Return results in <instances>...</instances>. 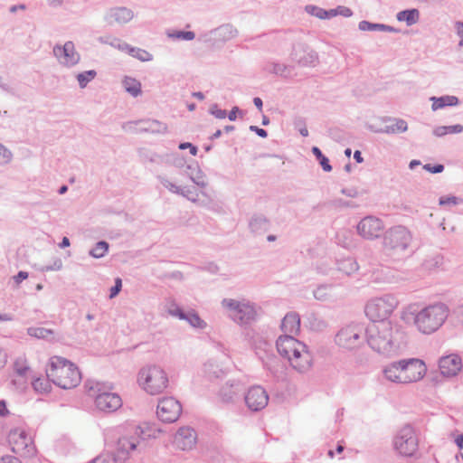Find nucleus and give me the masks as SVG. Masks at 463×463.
Here are the masks:
<instances>
[{"instance_id":"obj_57","label":"nucleus","mask_w":463,"mask_h":463,"mask_svg":"<svg viewBox=\"0 0 463 463\" xmlns=\"http://www.w3.org/2000/svg\"><path fill=\"white\" fill-rule=\"evenodd\" d=\"M209 113L214 116L216 118H225L227 117V112L225 109H219L217 104H213L209 109Z\"/></svg>"},{"instance_id":"obj_58","label":"nucleus","mask_w":463,"mask_h":463,"mask_svg":"<svg viewBox=\"0 0 463 463\" xmlns=\"http://www.w3.org/2000/svg\"><path fill=\"white\" fill-rule=\"evenodd\" d=\"M295 128H298L299 133L302 137H307L308 136V130L306 127V123L304 118H298L294 121Z\"/></svg>"},{"instance_id":"obj_56","label":"nucleus","mask_w":463,"mask_h":463,"mask_svg":"<svg viewBox=\"0 0 463 463\" xmlns=\"http://www.w3.org/2000/svg\"><path fill=\"white\" fill-rule=\"evenodd\" d=\"M463 200L461 198H458L457 196H442L439 198V203L440 205H457L458 203H461Z\"/></svg>"},{"instance_id":"obj_1","label":"nucleus","mask_w":463,"mask_h":463,"mask_svg":"<svg viewBox=\"0 0 463 463\" xmlns=\"http://www.w3.org/2000/svg\"><path fill=\"white\" fill-rule=\"evenodd\" d=\"M369 346L385 356L396 355L405 347V334L390 320L374 321L365 328Z\"/></svg>"},{"instance_id":"obj_5","label":"nucleus","mask_w":463,"mask_h":463,"mask_svg":"<svg viewBox=\"0 0 463 463\" xmlns=\"http://www.w3.org/2000/svg\"><path fill=\"white\" fill-rule=\"evenodd\" d=\"M222 306L226 310L227 316L240 326L249 325L256 319L255 306L250 301L223 298Z\"/></svg>"},{"instance_id":"obj_45","label":"nucleus","mask_w":463,"mask_h":463,"mask_svg":"<svg viewBox=\"0 0 463 463\" xmlns=\"http://www.w3.org/2000/svg\"><path fill=\"white\" fill-rule=\"evenodd\" d=\"M311 151L319 162L323 170L325 172H330L332 170V165L329 163V159L322 153L320 148L317 146H313Z\"/></svg>"},{"instance_id":"obj_39","label":"nucleus","mask_w":463,"mask_h":463,"mask_svg":"<svg viewBox=\"0 0 463 463\" xmlns=\"http://www.w3.org/2000/svg\"><path fill=\"white\" fill-rule=\"evenodd\" d=\"M98 42L101 44H109L116 49H118L120 51H125L128 48V43L121 41L120 39L111 36V35H104L99 36L98 38Z\"/></svg>"},{"instance_id":"obj_46","label":"nucleus","mask_w":463,"mask_h":463,"mask_svg":"<svg viewBox=\"0 0 463 463\" xmlns=\"http://www.w3.org/2000/svg\"><path fill=\"white\" fill-rule=\"evenodd\" d=\"M309 327L313 331H323L327 327V323L318 316L311 314L308 317Z\"/></svg>"},{"instance_id":"obj_37","label":"nucleus","mask_w":463,"mask_h":463,"mask_svg":"<svg viewBox=\"0 0 463 463\" xmlns=\"http://www.w3.org/2000/svg\"><path fill=\"white\" fill-rule=\"evenodd\" d=\"M27 334L32 337L47 341H52L54 338V331L44 327H29Z\"/></svg>"},{"instance_id":"obj_20","label":"nucleus","mask_w":463,"mask_h":463,"mask_svg":"<svg viewBox=\"0 0 463 463\" xmlns=\"http://www.w3.org/2000/svg\"><path fill=\"white\" fill-rule=\"evenodd\" d=\"M243 393L244 387L241 381L229 380L220 388L218 397L222 403L233 404L240 400Z\"/></svg>"},{"instance_id":"obj_36","label":"nucleus","mask_w":463,"mask_h":463,"mask_svg":"<svg viewBox=\"0 0 463 463\" xmlns=\"http://www.w3.org/2000/svg\"><path fill=\"white\" fill-rule=\"evenodd\" d=\"M122 84L125 90L132 97H137L142 93L141 83L135 78L126 76Z\"/></svg>"},{"instance_id":"obj_42","label":"nucleus","mask_w":463,"mask_h":463,"mask_svg":"<svg viewBox=\"0 0 463 463\" xmlns=\"http://www.w3.org/2000/svg\"><path fill=\"white\" fill-rule=\"evenodd\" d=\"M185 320L189 323L190 326L195 328L203 329L206 327V323L199 317V315L194 310H189L185 314Z\"/></svg>"},{"instance_id":"obj_43","label":"nucleus","mask_w":463,"mask_h":463,"mask_svg":"<svg viewBox=\"0 0 463 463\" xmlns=\"http://www.w3.org/2000/svg\"><path fill=\"white\" fill-rule=\"evenodd\" d=\"M165 164L173 165L176 168H183L185 165V159L179 153L166 154L165 155Z\"/></svg>"},{"instance_id":"obj_53","label":"nucleus","mask_w":463,"mask_h":463,"mask_svg":"<svg viewBox=\"0 0 463 463\" xmlns=\"http://www.w3.org/2000/svg\"><path fill=\"white\" fill-rule=\"evenodd\" d=\"M13 158L12 152L0 143V165L8 164Z\"/></svg>"},{"instance_id":"obj_50","label":"nucleus","mask_w":463,"mask_h":463,"mask_svg":"<svg viewBox=\"0 0 463 463\" xmlns=\"http://www.w3.org/2000/svg\"><path fill=\"white\" fill-rule=\"evenodd\" d=\"M187 176L191 179L193 183H194L197 186L201 188H204L208 184V183L205 180V175L203 173L201 169H197L196 173L187 172Z\"/></svg>"},{"instance_id":"obj_34","label":"nucleus","mask_w":463,"mask_h":463,"mask_svg":"<svg viewBox=\"0 0 463 463\" xmlns=\"http://www.w3.org/2000/svg\"><path fill=\"white\" fill-rule=\"evenodd\" d=\"M335 242L345 249L352 248L354 245L353 232L349 229L339 230L335 235Z\"/></svg>"},{"instance_id":"obj_8","label":"nucleus","mask_w":463,"mask_h":463,"mask_svg":"<svg viewBox=\"0 0 463 463\" xmlns=\"http://www.w3.org/2000/svg\"><path fill=\"white\" fill-rule=\"evenodd\" d=\"M90 395L95 396V407L98 411L104 413H111L118 411L122 406V399L116 392H110L105 390V386L97 383L95 386L90 388Z\"/></svg>"},{"instance_id":"obj_28","label":"nucleus","mask_w":463,"mask_h":463,"mask_svg":"<svg viewBox=\"0 0 463 463\" xmlns=\"http://www.w3.org/2000/svg\"><path fill=\"white\" fill-rule=\"evenodd\" d=\"M288 361L291 366L299 373L307 371L311 366V356L306 349L299 350V354L293 355Z\"/></svg>"},{"instance_id":"obj_33","label":"nucleus","mask_w":463,"mask_h":463,"mask_svg":"<svg viewBox=\"0 0 463 463\" xmlns=\"http://www.w3.org/2000/svg\"><path fill=\"white\" fill-rule=\"evenodd\" d=\"M430 100L432 101L431 109L434 111L448 106H456L459 101L456 96L450 95H445L439 98L431 97Z\"/></svg>"},{"instance_id":"obj_2","label":"nucleus","mask_w":463,"mask_h":463,"mask_svg":"<svg viewBox=\"0 0 463 463\" xmlns=\"http://www.w3.org/2000/svg\"><path fill=\"white\" fill-rule=\"evenodd\" d=\"M449 314L448 306L439 302L419 310L418 306L411 305L403 312L402 318L407 323L412 322L419 331L431 334L437 331Z\"/></svg>"},{"instance_id":"obj_10","label":"nucleus","mask_w":463,"mask_h":463,"mask_svg":"<svg viewBox=\"0 0 463 463\" xmlns=\"http://www.w3.org/2000/svg\"><path fill=\"white\" fill-rule=\"evenodd\" d=\"M395 450L402 456L411 457L418 449L419 440L413 428L405 425L402 428L393 439Z\"/></svg>"},{"instance_id":"obj_13","label":"nucleus","mask_w":463,"mask_h":463,"mask_svg":"<svg viewBox=\"0 0 463 463\" xmlns=\"http://www.w3.org/2000/svg\"><path fill=\"white\" fill-rule=\"evenodd\" d=\"M398 364L402 371L403 384L421 380L427 372L423 361L417 358L402 359Z\"/></svg>"},{"instance_id":"obj_22","label":"nucleus","mask_w":463,"mask_h":463,"mask_svg":"<svg viewBox=\"0 0 463 463\" xmlns=\"http://www.w3.org/2000/svg\"><path fill=\"white\" fill-rule=\"evenodd\" d=\"M383 122H391V125H386L383 128H375L374 124H367L366 128L373 133H385V134H398L403 133L408 129V124L404 119L384 117L381 119Z\"/></svg>"},{"instance_id":"obj_64","label":"nucleus","mask_w":463,"mask_h":463,"mask_svg":"<svg viewBox=\"0 0 463 463\" xmlns=\"http://www.w3.org/2000/svg\"><path fill=\"white\" fill-rule=\"evenodd\" d=\"M183 191L184 192V194H181L183 197L193 203L198 202V194H194L193 191L188 187H183Z\"/></svg>"},{"instance_id":"obj_29","label":"nucleus","mask_w":463,"mask_h":463,"mask_svg":"<svg viewBox=\"0 0 463 463\" xmlns=\"http://www.w3.org/2000/svg\"><path fill=\"white\" fill-rule=\"evenodd\" d=\"M270 227L269 220L261 213L253 214L249 222V228L255 234H263Z\"/></svg>"},{"instance_id":"obj_41","label":"nucleus","mask_w":463,"mask_h":463,"mask_svg":"<svg viewBox=\"0 0 463 463\" xmlns=\"http://www.w3.org/2000/svg\"><path fill=\"white\" fill-rule=\"evenodd\" d=\"M124 52H128L129 55H131L134 58H137L141 61H149L153 59V55L146 50L137 47H132L129 44L128 48L126 49Z\"/></svg>"},{"instance_id":"obj_59","label":"nucleus","mask_w":463,"mask_h":463,"mask_svg":"<svg viewBox=\"0 0 463 463\" xmlns=\"http://www.w3.org/2000/svg\"><path fill=\"white\" fill-rule=\"evenodd\" d=\"M423 169L432 174H439L444 171V165L441 164H437L433 165L430 164H426L423 165Z\"/></svg>"},{"instance_id":"obj_63","label":"nucleus","mask_w":463,"mask_h":463,"mask_svg":"<svg viewBox=\"0 0 463 463\" xmlns=\"http://www.w3.org/2000/svg\"><path fill=\"white\" fill-rule=\"evenodd\" d=\"M62 268V261L61 259H56L52 265L44 266L42 270L43 271H51V270H60Z\"/></svg>"},{"instance_id":"obj_48","label":"nucleus","mask_w":463,"mask_h":463,"mask_svg":"<svg viewBox=\"0 0 463 463\" xmlns=\"http://www.w3.org/2000/svg\"><path fill=\"white\" fill-rule=\"evenodd\" d=\"M97 75L96 71L90 70L83 72L79 73L76 78L79 82V85L81 89L85 88L90 81H91Z\"/></svg>"},{"instance_id":"obj_27","label":"nucleus","mask_w":463,"mask_h":463,"mask_svg":"<svg viewBox=\"0 0 463 463\" xmlns=\"http://www.w3.org/2000/svg\"><path fill=\"white\" fill-rule=\"evenodd\" d=\"M144 124L145 126L141 128V131L144 132H151L156 134H164L167 131L166 124L160 122L156 119H147V120H138V121H130L127 122L123 125V128L126 129L128 126L131 124Z\"/></svg>"},{"instance_id":"obj_17","label":"nucleus","mask_w":463,"mask_h":463,"mask_svg":"<svg viewBox=\"0 0 463 463\" xmlns=\"http://www.w3.org/2000/svg\"><path fill=\"white\" fill-rule=\"evenodd\" d=\"M53 55L59 63L64 67L71 68L80 61V55L76 51L73 42L68 41L63 45L56 44L52 49Z\"/></svg>"},{"instance_id":"obj_60","label":"nucleus","mask_w":463,"mask_h":463,"mask_svg":"<svg viewBox=\"0 0 463 463\" xmlns=\"http://www.w3.org/2000/svg\"><path fill=\"white\" fill-rule=\"evenodd\" d=\"M122 288V280L120 278L115 279V285L110 288L109 298H113L118 295Z\"/></svg>"},{"instance_id":"obj_44","label":"nucleus","mask_w":463,"mask_h":463,"mask_svg":"<svg viewBox=\"0 0 463 463\" xmlns=\"http://www.w3.org/2000/svg\"><path fill=\"white\" fill-rule=\"evenodd\" d=\"M159 183L167 189L170 193L175 194H184V192L183 191V187L176 185L175 184L172 183L167 177L164 175H157L156 176Z\"/></svg>"},{"instance_id":"obj_19","label":"nucleus","mask_w":463,"mask_h":463,"mask_svg":"<svg viewBox=\"0 0 463 463\" xmlns=\"http://www.w3.org/2000/svg\"><path fill=\"white\" fill-rule=\"evenodd\" d=\"M244 401L250 411H260L268 405L269 395L264 388L256 385L244 393Z\"/></svg>"},{"instance_id":"obj_32","label":"nucleus","mask_w":463,"mask_h":463,"mask_svg":"<svg viewBox=\"0 0 463 463\" xmlns=\"http://www.w3.org/2000/svg\"><path fill=\"white\" fill-rule=\"evenodd\" d=\"M399 22H405L408 26L417 24L420 20V11L416 8L406 9L396 14Z\"/></svg>"},{"instance_id":"obj_31","label":"nucleus","mask_w":463,"mask_h":463,"mask_svg":"<svg viewBox=\"0 0 463 463\" xmlns=\"http://www.w3.org/2000/svg\"><path fill=\"white\" fill-rule=\"evenodd\" d=\"M358 28L361 31H381V32H388V33H399L400 30L392 27L391 25H387L384 24H374L366 20H363L359 23Z\"/></svg>"},{"instance_id":"obj_38","label":"nucleus","mask_w":463,"mask_h":463,"mask_svg":"<svg viewBox=\"0 0 463 463\" xmlns=\"http://www.w3.org/2000/svg\"><path fill=\"white\" fill-rule=\"evenodd\" d=\"M333 289L332 285H320L313 291L314 298L319 301L330 300L334 297Z\"/></svg>"},{"instance_id":"obj_52","label":"nucleus","mask_w":463,"mask_h":463,"mask_svg":"<svg viewBox=\"0 0 463 463\" xmlns=\"http://www.w3.org/2000/svg\"><path fill=\"white\" fill-rule=\"evenodd\" d=\"M218 30L224 37H227L228 39L233 38L238 34L237 29L229 24L220 26Z\"/></svg>"},{"instance_id":"obj_35","label":"nucleus","mask_w":463,"mask_h":463,"mask_svg":"<svg viewBox=\"0 0 463 463\" xmlns=\"http://www.w3.org/2000/svg\"><path fill=\"white\" fill-rule=\"evenodd\" d=\"M336 265L339 271L348 276L354 273L359 269L356 260L352 257L338 260Z\"/></svg>"},{"instance_id":"obj_55","label":"nucleus","mask_w":463,"mask_h":463,"mask_svg":"<svg viewBox=\"0 0 463 463\" xmlns=\"http://www.w3.org/2000/svg\"><path fill=\"white\" fill-rule=\"evenodd\" d=\"M169 36L185 41H191L194 39L195 33L192 31H176L175 33L170 34Z\"/></svg>"},{"instance_id":"obj_14","label":"nucleus","mask_w":463,"mask_h":463,"mask_svg":"<svg viewBox=\"0 0 463 463\" xmlns=\"http://www.w3.org/2000/svg\"><path fill=\"white\" fill-rule=\"evenodd\" d=\"M137 442L134 439L121 438L118 441V453H102L93 458L89 463H118V460L125 459L129 451L136 449Z\"/></svg>"},{"instance_id":"obj_6","label":"nucleus","mask_w":463,"mask_h":463,"mask_svg":"<svg viewBox=\"0 0 463 463\" xmlns=\"http://www.w3.org/2000/svg\"><path fill=\"white\" fill-rule=\"evenodd\" d=\"M138 383L147 393L156 395L167 387L168 378L160 366L150 365L140 370Z\"/></svg>"},{"instance_id":"obj_61","label":"nucleus","mask_w":463,"mask_h":463,"mask_svg":"<svg viewBox=\"0 0 463 463\" xmlns=\"http://www.w3.org/2000/svg\"><path fill=\"white\" fill-rule=\"evenodd\" d=\"M279 363L276 357H270L264 362V366L273 374H276L277 369L276 364Z\"/></svg>"},{"instance_id":"obj_9","label":"nucleus","mask_w":463,"mask_h":463,"mask_svg":"<svg viewBox=\"0 0 463 463\" xmlns=\"http://www.w3.org/2000/svg\"><path fill=\"white\" fill-rule=\"evenodd\" d=\"M365 338V329L359 324H349L343 326L335 335V344L345 349L359 347Z\"/></svg>"},{"instance_id":"obj_40","label":"nucleus","mask_w":463,"mask_h":463,"mask_svg":"<svg viewBox=\"0 0 463 463\" xmlns=\"http://www.w3.org/2000/svg\"><path fill=\"white\" fill-rule=\"evenodd\" d=\"M290 66L279 62H271L267 67L266 70L270 73L279 75L280 77L287 78L288 77Z\"/></svg>"},{"instance_id":"obj_23","label":"nucleus","mask_w":463,"mask_h":463,"mask_svg":"<svg viewBox=\"0 0 463 463\" xmlns=\"http://www.w3.org/2000/svg\"><path fill=\"white\" fill-rule=\"evenodd\" d=\"M440 373L446 377H452L462 369V361L459 355L452 354L442 356L439 361Z\"/></svg>"},{"instance_id":"obj_3","label":"nucleus","mask_w":463,"mask_h":463,"mask_svg":"<svg viewBox=\"0 0 463 463\" xmlns=\"http://www.w3.org/2000/svg\"><path fill=\"white\" fill-rule=\"evenodd\" d=\"M46 376L55 385L65 390L78 386L81 381L79 368L71 361L61 356H53L50 359Z\"/></svg>"},{"instance_id":"obj_49","label":"nucleus","mask_w":463,"mask_h":463,"mask_svg":"<svg viewBox=\"0 0 463 463\" xmlns=\"http://www.w3.org/2000/svg\"><path fill=\"white\" fill-rule=\"evenodd\" d=\"M52 381L47 377L44 378H37L33 382V389L38 392H48L51 391V383Z\"/></svg>"},{"instance_id":"obj_24","label":"nucleus","mask_w":463,"mask_h":463,"mask_svg":"<svg viewBox=\"0 0 463 463\" xmlns=\"http://www.w3.org/2000/svg\"><path fill=\"white\" fill-rule=\"evenodd\" d=\"M175 440L181 449H190L195 444L196 432L190 427H182L178 430Z\"/></svg>"},{"instance_id":"obj_11","label":"nucleus","mask_w":463,"mask_h":463,"mask_svg":"<svg viewBox=\"0 0 463 463\" xmlns=\"http://www.w3.org/2000/svg\"><path fill=\"white\" fill-rule=\"evenodd\" d=\"M8 440L12 451L22 458H30L36 454L35 445L24 430H14L10 431Z\"/></svg>"},{"instance_id":"obj_62","label":"nucleus","mask_w":463,"mask_h":463,"mask_svg":"<svg viewBox=\"0 0 463 463\" xmlns=\"http://www.w3.org/2000/svg\"><path fill=\"white\" fill-rule=\"evenodd\" d=\"M332 204L335 207H350V208H354V207L357 206L353 202L345 201V200H343V199H340V198L333 200L332 201Z\"/></svg>"},{"instance_id":"obj_18","label":"nucleus","mask_w":463,"mask_h":463,"mask_svg":"<svg viewBox=\"0 0 463 463\" xmlns=\"http://www.w3.org/2000/svg\"><path fill=\"white\" fill-rule=\"evenodd\" d=\"M279 354L289 360L293 355H298L299 350L307 348L306 345L290 335H282L276 341Z\"/></svg>"},{"instance_id":"obj_30","label":"nucleus","mask_w":463,"mask_h":463,"mask_svg":"<svg viewBox=\"0 0 463 463\" xmlns=\"http://www.w3.org/2000/svg\"><path fill=\"white\" fill-rule=\"evenodd\" d=\"M398 364L399 361L392 362L390 364L386 365L383 370V373L388 381L395 383L403 384L402 371Z\"/></svg>"},{"instance_id":"obj_16","label":"nucleus","mask_w":463,"mask_h":463,"mask_svg":"<svg viewBox=\"0 0 463 463\" xmlns=\"http://www.w3.org/2000/svg\"><path fill=\"white\" fill-rule=\"evenodd\" d=\"M181 412L180 402L173 397H165L158 402L156 414L164 422H175L180 417Z\"/></svg>"},{"instance_id":"obj_26","label":"nucleus","mask_w":463,"mask_h":463,"mask_svg":"<svg viewBox=\"0 0 463 463\" xmlns=\"http://www.w3.org/2000/svg\"><path fill=\"white\" fill-rule=\"evenodd\" d=\"M204 375L210 380H217L227 374V368L214 359L208 360L203 365Z\"/></svg>"},{"instance_id":"obj_51","label":"nucleus","mask_w":463,"mask_h":463,"mask_svg":"<svg viewBox=\"0 0 463 463\" xmlns=\"http://www.w3.org/2000/svg\"><path fill=\"white\" fill-rule=\"evenodd\" d=\"M305 10L307 14L316 16L319 19H326L327 10H325L319 6L307 5H306Z\"/></svg>"},{"instance_id":"obj_4","label":"nucleus","mask_w":463,"mask_h":463,"mask_svg":"<svg viewBox=\"0 0 463 463\" xmlns=\"http://www.w3.org/2000/svg\"><path fill=\"white\" fill-rule=\"evenodd\" d=\"M410 231L402 225L387 230L383 237V250L385 255L399 260L403 257L411 242Z\"/></svg>"},{"instance_id":"obj_12","label":"nucleus","mask_w":463,"mask_h":463,"mask_svg":"<svg viewBox=\"0 0 463 463\" xmlns=\"http://www.w3.org/2000/svg\"><path fill=\"white\" fill-rule=\"evenodd\" d=\"M289 58L300 67H315L318 62L317 52L304 42L293 43Z\"/></svg>"},{"instance_id":"obj_47","label":"nucleus","mask_w":463,"mask_h":463,"mask_svg":"<svg viewBox=\"0 0 463 463\" xmlns=\"http://www.w3.org/2000/svg\"><path fill=\"white\" fill-rule=\"evenodd\" d=\"M109 243L105 241H100L90 250V255L95 259L102 258L109 250Z\"/></svg>"},{"instance_id":"obj_15","label":"nucleus","mask_w":463,"mask_h":463,"mask_svg":"<svg viewBox=\"0 0 463 463\" xmlns=\"http://www.w3.org/2000/svg\"><path fill=\"white\" fill-rule=\"evenodd\" d=\"M383 229V222L373 215L364 217L356 225L357 233L369 241L379 238Z\"/></svg>"},{"instance_id":"obj_21","label":"nucleus","mask_w":463,"mask_h":463,"mask_svg":"<svg viewBox=\"0 0 463 463\" xmlns=\"http://www.w3.org/2000/svg\"><path fill=\"white\" fill-rule=\"evenodd\" d=\"M134 16L135 14L130 8L126 6H113L105 12L103 20L109 26L114 24L124 25L129 23Z\"/></svg>"},{"instance_id":"obj_54","label":"nucleus","mask_w":463,"mask_h":463,"mask_svg":"<svg viewBox=\"0 0 463 463\" xmlns=\"http://www.w3.org/2000/svg\"><path fill=\"white\" fill-rule=\"evenodd\" d=\"M168 313L169 315L173 316V317H178L179 319L183 320L184 318H186V316L185 314L187 312H185L184 310H183L178 305H176L175 303H172L170 305V307H168Z\"/></svg>"},{"instance_id":"obj_7","label":"nucleus","mask_w":463,"mask_h":463,"mask_svg":"<svg viewBox=\"0 0 463 463\" xmlns=\"http://www.w3.org/2000/svg\"><path fill=\"white\" fill-rule=\"evenodd\" d=\"M398 299L392 294H385L371 299L365 306V314L372 320H387L398 306Z\"/></svg>"},{"instance_id":"obj_25","label":"nucleus","mask_w":463,"mask_h":463,"mask_svg":"<svg viewBox=\"0 0 463 463\" xmlns=\"http://www.w3.org/2000/svg\"><path fill=\"white\" fill-rule=\"evenodd\" d=\"M281 330L284 335H298L300 331V317L297 312H288L281 322Z\"/></svg>"}]
</instances>
